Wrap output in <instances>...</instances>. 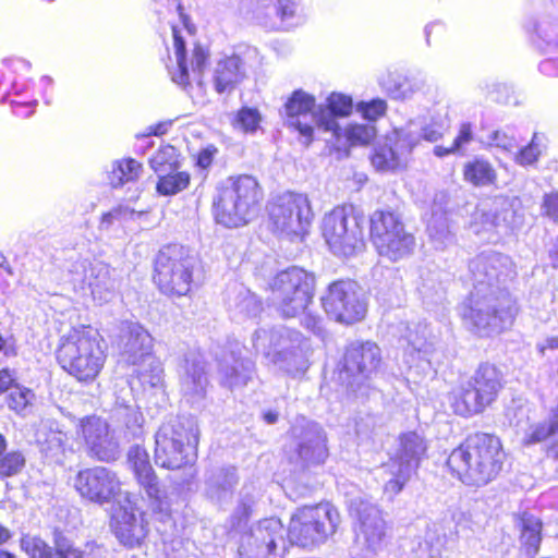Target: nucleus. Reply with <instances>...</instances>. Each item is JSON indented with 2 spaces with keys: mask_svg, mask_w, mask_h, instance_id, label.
<instances>
[{
  "mask_svg": "<svg viewBox=\"0 0 558 558\" xmlns=\"http://www.w3.org/2000/svg\"><path fill=\"white\" fill-rule=\"evenodd\" d=\"M456 153H458V150L456 149L453 144H451L449 147L435 146V148H434V154L440 158L456 154Z\"/></svg>",
  "mask_w": 558,
  "mask_h": 558,
  "instance_id": "obj_47",
  "label": "nucleus"
},
{
  "mask_svg": "<svg viewBox=\"0 0 558 558\" xmlns=\"http://www.w3.org/2000/svg\"><path fill=\"white\" fill-rule=\"evenodd\" d=\"M143 163L134 158H123L114 162L112 175L117 185L136 181L143 172Z\"/></svg>",
  "mask_w": 558,
  "mask_h": 558,
  "instance_id": "obj_31",
  "label": "nucleus"
},
{
  "mask_svg": "<svg viewBox=\"0 0 558 558\" xmlns=\"http://www.w3.org/2000/svg\"><path fill=\"white\" fill-rule=\"evenodd\" d=\"M263 418L266 423L268 424H274L277 422L278 420V414L274 411H266L264 414H263Z\"/></svg>",
  "mask_w": 558,
  "mask_h": 558,
  "instance_id": "obj_54",
  "label": "nucleus"
},
{
  "mask_svg": "<svg viewBox=\"0 0 558 558\" xmlns=\"http://www.w3.org/2000/svg\"><path fill=\"white\" fill-rule=\"evenodd\" d=\"M424 136L426 140L434 142V141L439 140L442 136V132L425 129Z\"/></svg>",
  "mask_w": 558,
  "mask_h": 558,
  "instance_id": "obj_50",
  "label": "nucleus"
},
{
  "mask_svg": "<svg viewBox=\"0 0 558 558\" xmlns=\"http://www.w3.org/2000/svg\"><path fill=\"white\" fill-rule=\"evenodd\" d=\"M473 138L474 134L472 124L470 122H463L460 124L458 134L453 138L452 144L459 153L462 147L471 143Z\"/></svg>",
  "mask_w": 558,
  "mask_h": 558,
  "instance_id": "obj_42",
  "label": "nucleus"
},
{
  "mask_svg": "<svg viewBox=\"0 0 558 558\" xmlns=\"http://www.w3.org/2000/svg\"><path fill=\"white\" fill-rule=\"evenodd\" d=\"M315 109L316 98L302 89L292 92L284 104L289 125L305 138L306 144H311L314 140V126L311 123L302 122L301 118L314 117Z\"/></svg>",
  "mask_w": 558,
  "mask_h": 558,
  "instance_id": "obj_21",
  "label": "nucleus"
},
{
  "mask_svg": "<svg viewBox=\"0 0 558 558\" xmlns=\"http://www.w3.org/2000/svg\"><path fill=\"white\" fill-rule=\"evenodd\" d=\"M150 166L155 172H162L168 170H178L180 162L178 160V153L174 146H161L150 158Z\"/></svg>",
  "mask_w": 558,
  "mask_h": 558,
  "instance_id": "obj_34",
  "label": "nucleus"
},
{
  "mask_svg": "<svg viewBox=\"0 0 558 558\" xmlns=\"http://www.w3.org/2000/svg\"><path fill=\"white\" fill-rule=\"evenodd\" d=\"M19 385L16 372L9 367L0 368V396L10 392Z\"/></svg>",
  "mask_w": 558,
  "mask_h": 558,
  "instance_id": "obj_43",
  "label": "nucleus"
},
{
  "mask_svg": "<svg viewBox=\"0 0 558 558\" xmlns=\"http://www.w3.org/2000/svg\"><path fill=\"white\" fill-rule=\"evenodd\" d=\"M0 558H17V556L7 549L0 550Z\"/></svg>",
  "mask_w": 558,
  "mask_h": 558,
  "instance_id": "obj_56",
  "label": "nucleus"
},
{
  "mask_svg": "<svg viewBox=\"0 0 558 558\" xmlns=\"http://www.w3.org/2000/svg\"><path fill=\"white\" fill-rule=\"evenodd\" d=\"M298 460L304 462L306 465L323 464L328 458V447L326 439L323 437H315L306 441H302L295 448Z\"/></svg>",
  "mask_w": 558,
  "mask_h": 558,
  "instance_id": "obj_28",
  "label": "nucleus"
},
{
  "mask_svg": "<svg viewBox=\"0 0 558 558\" xmlns=\"http://www.w3.org/2000/svg\"><path fill=\"white\" fill-rule=\"evenodd\" d=\"M122 486L118 473L102 465L82 468L73 477V488L80 498L97 506L118 501L123 493Z\"/></svg>",
  "mask_w": 558,
  "mask_h": 558,
  "instance_id": "obj_13",
  "label": "nucleus"
},
{
  "mask_svg": "<svg viewBox=\"0 0 558 558\" xmlns=\"http://www.w3.org/2000/svg\"><path fill=\"white\" fill-rule=\"evenodd\" d=\"M205 375V369L203 366H198L196 364L193 365V373H192V377H193V380L196 381V380H201V377Z\"/></svg>",
  "mask_w": 558,
  "mask_h": 558,
  "instance_id": "obj_53",
  "label": "nucleus"
},
{
  "mask_svg": "<svg viewBox=\"0 0 558 558\" xmlns=\"http://www.w3.org/2000/svg\"><path fill=\"white\" fill-rule=\"evenodd\" d=\"M322 305L330 317L343 325L360 323L367 314V302L362 288L349 278L330 282L322 298Z\"/></svg>",
  "mask_w": 558,
  "mask_h": 558,
  "instance_id": "obj_12",
  "label": "nucleus"
},
{
  "mask_svg": "<svg viewBox=\"0 0 558 558\" xmlns=\"http://www.w3.org/2000/svg\"><path fill=\"white\" fill-rule=\"evenodd\" d=\"M513 306L477 308L471 303L462 307L461 319L477 338H490L512 327L517 316Z\"/></svg>",
  "mask_w": 558,
  "mask_h": 558,
  "instance_id": "obj_18",
  "label": "nucleus"
},
{
  "mask_svg": "<svg viewBox=\"0 0 558 558\" xmlns=\"http://www.w3.org/2000/svg\"><path fill=\"white\" fill-rule=\"evenodd\" d=\"M195 262L182 245L167 244L154 258L151 279L169 298L189 295L194 287Z\"/></svg>",
  "mask_w": 558,
  "mask_h": 558,
  "instance_id": "obj_7",
  "label": "nucleus"
},
{
  "mask_svg": "<svg viewBox=\"0 0 558 558\" xmlns=\"http://www.w3.org/2000/svg\"><path fill=\"white\" fill-rule=\"evenodd\" d=\"M378 539H381L384 537V531L380 530L377 534Z\"/></svg>",
  "mask_w": 558,
  "mask_h": 558,
  "instance_id": "obj_60",
  "label": "nucleus"
},
{
  "mask_svg": "<svg viewBox=\"0 0 558 558\" xmlns=\"http://www.w3.org/2000/svg\"><path fill=\"white\" fill-rule=\"evenodd\" d=\"M84 551L61 531H54L52 558H84Z\"/></svg>",
  "mask_w": 558,
  "mask_h": 558,
  "instance_id": "obj_36",
  "label": "nucleus"
},
{
  "mask_svg": "<svg viewBox=\"0 0 558 558\" xmlns=\"http://www.w3.org/2000/svg\"><path fill=\"white\" fill-rule=\"evenodd\" d=\"M464 182L474 186H495L498 182V173L494 165L482 156H476L462 167Z\"/></svg>",
  "mask_w": 558,
  "mask_h": 558,
  "instance_id": "obj_27",
  "label": "nucleus"
},
{
  "mask_svg": "<svg viewBox=\"0 0 558 558\" xmlns=\"http://www.w3.org/2000/svg\"><path fill=\"white\" fill-rule=\"evenodd\" d=\"M132 493L124 494V505L116 508L109 517V527L118 543L126 549L146 545L150 527L147 512L132 499Z\"/></svg>",
  "mask_w": 558,
  "mask_h": 558,
  "instance_id": "obj_15",
  "label": "nucleus"
},
{
  "mask_svg": "<svg viewBox=\"0 0 558 558\" xmlns=\"http://www.w3.org/2000/svg\"><path fill=\"white\" fill-rule=\"evenodd\" d=\"M199 430L191 418L177 417L162 424L156 434L155 460L167 470L194 465L197 459Z\"/></svg>",
  "mask_w": 558,
  "mask_h": 558,
  "instance_id": "obj_5",
  "label": "nucleus"
},
{
  "mask_svg": "<svg viewBox=\"0 0 558 558\" xmlns=\"http://www.w3.org/2000/svg\"><path fill=\"white\" fill-rule=\"evenodd\" d=\"M264 201V190L252 175L229 177L213 199L214 220L226 228H241L253 221Z\"/></svg>",
  "mask_w": 558,
  "mask_h": 558,
  "instance_id": "obj_3",
  "label": "nucleus"
},
{
  "mask_svg": "<svg viewBox=\"0 0 558 558\" xmlns=\"http://www.w3.org/2000/svg\"><path fill=\"white\" fill-rule=\"evenodd\" d=\"M542 216L558 225V191L545 193L541 203Z\"/></svg>",
  "mask_w": 558,
  "mask_h": 558,
  "instance_id": "obj_41",
  "label": "nucleus"
},
{
  "mask_svg": "<svg viewBox=\"0 0 558 558\" xmlns=\"http://www.w3.org/2000/svg\"><path fill=\"white\" fill-rule=\"evenodd\" d=\"M77 435L89 459L105 463L119 459L120 445L109 423L102 417L92 414L80 418Z\"/></svg>",
  "mask_w": 558,
  "mask_h": 558,
  "instance_id": "obj_16",
  "label": "nucleus"
},
{
  "mask_svg": "<svg viewBox=\"0 0 558 558\" xmlns=\"http://www.w3.org/2000/svg\"><path fill=\"white\" fill-rule=\"evenodd\" d=\"M507 452L499 436L473 432L454 447L446 465L450 474L466 486L482 487L499 477Z\"/></svg>",
  "mask_w": 558,
  "mask_h": 558,
  "instance_id": "obj_1",
  "label": "nucleus"
},
{
  "mask_svg": "<svg viewBox=\"0 0 558 558\" xmlns=\"http://www.w3.org/2000/svg\"><path fill=\"white\" fill-rule=\"evenodd\" d=\"M171 121H161L147 129V135L161 136L168 132Z\"/></svg>",
  "mask_w": 558,
  "mask_h": 558,
  "instance_id": "obj_46",
  "label": "nucleus"
},
{
  "mask_svg": "<svg viewBox=\"0 0 558 558\" xmlns=\"http://www.w3.org/2000/svg\"><path fill=\"white\" fill-rule=\"evenodd\" d=\"M357 110L364 119L376 121L384 117L387 112V102L384 99H372L369 101H361L357 104Z\"/></svg>",
  "mask_w": 558,
  "mask_h": 558,
  "instance_id": "obj_40",
  "label": "nucleus"
},
{
  "mask_svg": "<svg viewBox=\"0 0 558 558\" xmlns=\"http://www.w3.org/2000/svg\"><path fill=\"white\" fill-rule=\"evenodd\" d=\"M505 384V375L497 364L478 363L472 376L449 392L453 414L468 418L484 413L497 401Z\"/></svg>",
  "mask_w": 558,
  "mask_h": 558,
  "instance_id": "obj_4",
  "label": "nucleus"
},
{
  "mask_svg": "<svg viewBox=\"0 0 558 558\" xmlns=\"http://www.w3.org/2000/svg\"><path fill=\"white\" fill-rule=\"evenodd\" d=\"M541 154L538 136L534 133L531 141L515 153L514 161L523 167L531 166L538 160Z\"/></svg>",
  "mask_w": 558,
  "mask_h": 558,
  "instance_id": "obj_39",
  "label": "nucleus"
},
{
  "mask_svg": "<svg viewBox=\"0 0 558 558\" xmlns=\"http://www.w3.org/2000/svg\"><path fill=\"white\" fill-rule=\"evenodd\" d=\"M12 538L10 529L0 523V547L5 545Z\"/></svg>",
  "mask_w": 558,
  "mask_h": 558,
  "instance_id": "obj_48",
  "label": "nucleus"
},
{
  "mask_svg": "<svg viewBox=\"0 0 558 558\" xmlns=\"http://www.w3.org/2000/svg\"><path fill=\"white\" fill-rule=\"evenodd\" d=\"M86 547L97 548V547H98V545H97V544H95V543H87V544H86Z\"/></svg>",
  "mask_w": 558,
  "mask_h": 558,
  "instance_id": "obj_59",
  "label": "nucleus"
},
{
  "mask_svg": "<svg viewBox=\"0 0 558 558\" xmlns=\"http://www.w3.org/2000/svg\"><path fill=\"white\" fill-rule=\"evenodd\" d=\"M399 448L397 453L390 458L392 464H403L416 471L421 459L425 456L427 445L425 439L415 430L401 433L398 437Z\"/></svg>",
  "mask_w": 558,
  "mask_h": 558,
  "instance_id": "obj_24",
  "label": "nucleus"
},
{
  "mask_svg": "<svg viewBox=\"0 0 558 558\" xmlns=\"http://www.w3.org/2000/svg\"><path fill=\"white\" fill-rule=\"evenodd\" d=\"M132 335L129 337V341H128V344H131V341H132Z\"/></svg>",
  "mask_w": 558,
  "mask_h": 558,
  "instance_id": "obj_62",
  "label": "nucleus"
},
{
  "mask_svg": "<svg viewBox=\"0 0 558 558\" xmlns=\"http://www.w3.org/2000/svg\"><path fill=\"white\" fill-rule=\"evenodd\" d=\"M121 213H122L121 208H117L112 211L105 213L101 216V222L110 223L112 221L114 215H119Z\"/></svg>",
  "mask_w": 558,
  "mask_h": 558,
  "instance_id": "obj_51",
  "label": "nucleus"
},
{
  "mask_svg": "<svg viewBox=\"0 0 558 558\" xmlns=\"http://www.w3.org/2000/svg\"><path fill=\"white\" fill-rule=\"evenodd\" d=\"M546 349L555 350L558 349V338L551 337L547 339L546 343L543 345H539L538 350L542 354L545 353Z\"/></svg>",
  "mask_w": 558,
  "mask_h": 558,
  "instance_id": "obj_49",
  "label": "nucleus"
},
{
  "mask_svg": "<svg viewBox=\"0 0 558 558\" xmlns=\"http://www.w3.org/2000/svg\"><path fill=\"white\" fill-rule=\"evenodd\" d=\"M126 462L137 485L146 494L153 513L162 522L171 519L169 495L150 463L148 452L143 447L133 446L128 451Z\"/></svg>",
  "mask_w": 558,
  "mask_h": 558,
  "instance_id": "obj_14",
  "label": "nucleus"
},
{
  "mask_svg": "<svg viewBox=\"0 0 558 558\" xmlns=\"http://www.w3.org/2000/svg\"><path fill=\"white\" fill-rule=\"evenodd\" d=\"M368 238L376 253L390 262H399L414 253L416 241L395 210L377 209L368 218Z\"/></svg>",
  "mask_w": 558,
  "mask_h": 558,
  "instance_id": "obj_8",
  "label": "nucleus"
},
{
  "mask_svg": "<svg viewBox=\"0 0 558 558\" xmlns=\"http://www.w3.org/2000/svg\"><path fill=\"white\" fill-rule=\"evenodd\" d=\"M498 145L506 150H510L515 146V144H505V143H499Z\"/></svg>",
  "mask_w": 558,
  "mask_h": 558,
  "instance_id": "obj_57",
  "label": "nucleus"
},
{
  "mask_svg": "<svg viewBox=\"0 0 558 558\" xmlns=\"http://www.w3.org/2000/svg\"><path fill=\"white\" fill-rule=\"evenodd\" d=\"M53 355L60 369L83 386L98 380L108 360L106 340L90 324L70 327L59 337Z\"/></svg>",
  "mask_w": 558,
  "mask_h": 558,
  "instance_id": "obj_2",
  "label": "nucleus"
},
{
  "mask_svg": "<svg viewBox=\"0 0 558 558\" xmlns=\"http://www.w3.org/2000/svg\"><path fill=\"white\" fill-rule=\"evenodd\" d=\"M381 360V350L375 341H351L344 347L339 372L350 381L365 380L379 369Z\"/></svg>",
  "mask_w": 558,
  "mask_h": 558,
  "instance_id": "obj_19",
  "label": "nucleus"
},
{
  "mask_svg": "<svg viewBox=\"0 0 558 558\" xmlns=\"http://www.w3.org/2000/svg\"><path fill=\"white\" fill-rule=\"evenodd\" d=\"M216 153L217 148L214 146H208L206 148L201 149L197 153L196 165L202 169L209 168L214 161V156Z\"/></svg>",
  "mask_w": 558,
  "mask_h": 558,
  "instance_id": "obj_45",
  "label": "nucleus"
},
{
  "mask_svg": "<svg viewBox=\"0 0 558 558\" xmlns=\"http://www.w3.org/2000/svg\"><path fill=\"white\" fill-rule=\"evenodd\" d=\"M284 526L280 519L259 520L243 532L239 539V558H275L278 542L283 539Z\"/></svg>",
  "mask_w": 558,
  "mask_h": 558,
  "instance_id": "obj_17",
  "label": "nucleus"
},
{
  "mask_svg": "<svg viewBox=\"0 0 558 558\" xmlns=\"http://www.w3.org/2000/svg\"><path fill=\"white\" fill-rule=\"evenodd\" d=\"M498 135H499V132L497 131V132H495V134H494V137H493V138H494L495 141H497V140H498Z\"/></svg>",
  "mask_w": 558,
  "mask_h": 558,
  "instance_id": "obj_61",
  "label": "nucleus"
},
{
  "mask_svg": "<svg viewBox=\"0 0 558 558\" xmlns=\"http://www.w3.org/2000/svg\"><path fill=\"white\" fill-rule=\"evenodd\" d=\"M174 53L178 63V70L172 74V81L182 87L191 85L190 70L195 80H201L208 64L209 52L201 44H195L192 50L190 64L186 58L185 41L178 29L172 26Z\"/></svg>",
  "mask_w": 558,
  "mask_h": 558,
  "instance_id": "obj_20",
  "label": "nucleus"
},
{
  "mask_svg": "<svg viewBox=\"0 0 558 558\" xmlns=\"http://www.w3.org/2000/svg\"><path fill=\"white\" fill-rule=\"evenodd\" d=\"M397 466V472L384 485V493L390 496H396L402 492L405 484L410 481L411 474L414 473L412 468L403 464H393Z\"/></svg>",
  "mask_w": 558,
  "mask_h": 558,
  "instance_id": "obj_38",
  "label": "nucleus"
},
{
  "mask_svg": "<svg viewBox=\"0 0 558 558\" xmlns=\"http://www.w3.org/2000/svg\"><path fill=\"white\" fill-rule=\"evenodd\" d=\"M313 211L308 197L302 193L280 195L269 211L272 231L289 241H302L308 233Z\"/></svg>",
  "mask_w": 558,
  "mask_h": 558,
  "instance_id": "obj_11",
  "label": "nucleus"
},
{
  "mask_svg": "<svg viewBox=\"0 0 558 558\" xmlns=\"http://www.w3.org/2000/svg\"><path fill=\"white\" fill-rule=\"evenodd\" d=\"M329 116H320L316 124L326 132H331L336 141L341 140V126L337 118H345L352 113L353 101L350 96L341 93H331L326 99Z\"/></svg>",
  "mask_w": 558,
  "mask_h": 558,
  "instance_id": "obj_25",
  "label": "nucleus"
},
{
  "mask_svg": "<svg viewBox=\"0 0 558 558\" xmlns=\"http://www.w3.org/2000/svg\"><path fill=\"white\" fill-rule=\"evenodd\" d=\"M363 221V215L352 204L336 206L325 216L322 234L336 256L352 257L365 248Z\"/></svg>",
  "mask_w": 558,
  "mask_h": 558,
  "instance_id": "obj_9",
  "label": "nucleus"
},
{
  "mask_svg": "<svg viewBox=\"0 0 558 558\" xmlns=\"http://www.w3.org/2000/svg\"><path fill=\"white\" fill-rule=\"evenodd\" d=\"M316 280L313 274L296 266L278 271L268 283V290L283 318H294L313 303Z\"/></svg>",
  "mask_w": 558,
  "mask_h": 558,
  "instance_id": "obj_10",
  "label": "nucleus"
},
{
  "mask_svg": "<svg viewBox=\"0 0 558 558\" xmlns=\"http://www.w3.org/2000/svg\"><path fill=\"white\" fill-rule=\"evenodd\" d=\"M243 63L238 56H229L218 61L213 84L218 94L232 93L245 78Z\"/></svg>",
  "mask_w": 558,
  "mask_h": 558,
  "instance_id": "obj_23",
  "label": "nucleus"
},
{
  "mask_svg": "<svg viewBox=\"0 0 558 558\" xmlns=\"http://www.w3.org/2000/svg\"><path fill=\"white\" fill-rule=\"evenodd\" d=\"M260 122V114L256 108L242 107L238 110L232 125L243 132H254Z\"/></svg>",
  "mask_w": 558,
  "mask_h": 558,
  "instance_id": "obj_37",
  "label": "nucleus"
},
{
  "mask_svg": "<svg viewBox=\"0 0 558 558\" xmlns=\"http://www.w3.org/2000/svg\"><path fill=\"white\" fill-rule=\"evenodd\" d=\"M518 529L519 553L525 558H535L543 541L544 524L541 518L524 510L514 514Z\"/></svg>",
  "mask_w": 558,
  "mask_h": 558,
  "instance_id": "obj_22",
  "label": "nucleus"
},
{
  "mask_svg": "<svg viewBox=\"0 0 558 558\" xmlns=\"http://www.w3.org/2000/svg\"><path fill=\"white\" fill-rule=\"evenodd\" d=\"M554 268H558V244H556L548 253Z\"/></svg>",
  "mask_w": 558,
  "mask_h": 558,
  "instance_id": "obj_52",
  "label": "nucleus"
},
{
  "mask_svg": "<svg viewBox=\"0 0 558 558\" xmlns=\"http://www.w3.org/2000/svg\"><path fill=\"white\" fill-rule=\"evenodd\" d=\"M8 440L3 434L0 433V456L7 451Z\"/></svg>",
  "mask_w": 558,
  "mask_h": 558,
  "instance_id": "obj_55",
  "label": "nucleus"
},
{
  "mask_svg": "<svg viewBox=\"0 0 558 558\" xmlns=\"http://www.w3.org/2000/svg\"><path fill=\"white\" fill-rule=\"evenodd\" d=\"M5 343H7L5 339L2 336V333L0 332V352L4 350Z\"/></svg>",
  "mask_w": 558,
  "mask_h": 558,
  "instance_id": "obj_58",
  "label": "nucleus"
},
{
  "mask_svg": "<svg viewBox=\"0 0 558 558\" xmlns=\"http://www.w3.org/2000/svg\"><path fill=\"white\" fill-rule=\"evenodd\" d=\"M339 523L340 513L331 502L304 505L291 514L287 536L292 546L313 548L331 537Z\"/></svg>",
  "mask_w": 558,
  "mask_h": 558,
  "instance_id": "obj_6",
  "label": "nucleus"
},
{
  "mask_svg": "<svg viewBox=\"0 0 558 558\" xmlns=\"http://www.w3.org/2000/svg\"><path fill=\"white\" fill-rule=\"evenodd\" d=\"M191 184V174L187 171L170 170L158 177L156 191L162 196H172L186 190Z\"/></svg>",
  "mask_w": 558,
  "mask_h": 558,
  "instance_id": "obj_29",
  "label": "nucleus"
},
{
  "mask_svg": "<svg viewBox=\"0 0 558 558\" xmlns=\"http://www.w3.org/2000/svg\"><path fill=\"white\" fill-rule=\"evenodd\" d=\"M19 542L21 550L29 558H52L53 546L39 535L23 534Z\"/></svg>",
  "mask_w": 558,
  "mask_h": 558,
  "instance_id": "obj_32",
  "label": "nucleus"
},
{
  "mask_svg": "<svg viewBox=\"0 0 558 558\" xmlns=\"http://www.w3.org/2000/svg\"><path fill=\"white\" fill-rule=\"evenodd\" d=\"M33 399V390L19 384L8 393L5 401L11 411L16 414H24L25 410L32 405Z\"/></svg>",
  "mask_w": 558,
  "mask_h": 558,
  "instance_id": "obj_35",
  "label": "nucleus"
},
{
  "mask_svg": "<svg viewBox=\"0 0 558 558\" xmlns=\"http://www.w3.org/2000/svg\"><path fill=\"white\" fill-rule=\"evenodd\" d=\"M403 147V143L398 137L386 138L374 148L371 163L377 171H395L404 166Z\"/></svg>",
  "mask_w": 558,
  "mask_h": 558,
  "instance_id": "obj_26",
  "label": "nucleus"
},
{
  "mask_svg": "<svg viewBox=\"0 0 558 558\" xmlns=\"http://www.w3.org/2000/svg\"><path fill=\"white\" fill-rule=\"evenodd\" d=\"M26 458L21 450H11L0 456V478H9L22 473Z\"/></svg>",
  "mask_w": 558,
  "mask_h": 558,
  "instance_id": "obj_33",
  "label": "nucleus"
},
{
  "mask_svg": "<svg viewBox=\"0 0 558 558\" xmlns=\"http://www.w3.org/2000/svg\"><path fill=\"white\" fill-rule=\"evenodd\" d=\"M349 147L367 146L376 137V128L368 124L350 123L341 128V138Z\"/></svg>",
  "mask_w": 558,
  "mask_h": 558,
  "instance_id": "obj_30",
  "label": "nucleus"
},
{
  "mask_svg": "<svg viewBox=\"0 0 558 558\" xmlns=\"http://www.w3.org/2000/svg\"><path fill=\"white\" fill-rule=\"evenodd\" d=\"M298 4L294 0H278L276 4V13L282 20L295 16Z\"/></svg>",
  "mask_w": 558,
  "mask_h": 558,
  "instance_id": "obj_44",
  "label": "nucleus"
}]
</instances>
